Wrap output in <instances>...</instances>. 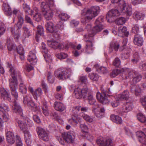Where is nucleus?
<instances>
[{"label": "nucleus", "mask_w": 146, "mask_h": 146, "mask_svg": "<svg viewBox=\"0 0 146 146\" xmlns=\"http://www.w3.org/2000/svg\"><path fill=\"white\" fill-rule=\"evenodd\" d=\"M7 66L9 68V72L12 77V78L9 80V86L11 90V93L15 98L17 99L18 97V93L17 91L18 84L16 78V77L17 76V73L14 67L11 64L8 63Z\"/></svg>", "instance_id": "1"}, {"label": "nucleus", "mask_w": 146, "mask_h": 146, "mask_svg": "<svg viewBox=\"0 0 146 146\" xmlns=\"http://www.w3.org/2000/svg\"><path fill=\"white\" fill-rule=\"evenodd\" d=\"M111 1L117 6V8L120 11L124 12L128 11L129 15L132 14L131 8L126 5L123 0H111Z\"/></svg>", "instance_id": "2"}, {"label": "nucleus", "mask_w": 146, "mask_h": 146, "mask_svg": "<svg viewBox=\"0 0 146 146\" xmlns=\"http://www.w3.org/2000/svg\"><path fill=\"white\" fill-rule=\"evenodd\" d=\"M90 91L86 86L83 88L78 87L75 88L74 92L75 97L78 99H80L82 98H85L86 96L89 95Z\"/></svg>", "instance_id": "3"}, {"label": "nucleus", "mask_w": 146, "mask_h": 146, "mask_svg": "<svg viewBox=\"0 0 146 146\" xmlns=\"http://www.w3.org/2000/svg\"><path fill=\"white\" fill-rule=\"evenodd\" d=\"M9 109L5 105L0 106V129L3 127L4 122H6L9 119L8 112Z\"/></svg>", "instance_id": "4"}, {"label": "nucleus", "mask_w": 146, "mask_h": 146, "mask_svg": "<svg viewBox=\"0 0 146 146\" xmlns=\"http://www.w3.org/2000/svg\"><path fill=\"white\" fill-rule=\"evenodd\" d=\"M128 13V11L124 12L123 11L121 12L119 10L118 8L117 9H112L108 12L106 16V18L108 22H111L114 21L115 19L119 16L120 15L125 13L127 14L129 16L131 15H129V14Z\"/></svg>", "instance_id": "5"}, {"label": "nucleus", "mask_w": 146, "mask_h": 146, "mask_svg": "<svg viewBox=\"0 0 146 146\" xmlns=\"http://www.w3.org/2000/svg\"><path fill=\"white\" fill-rule=\"evenodd\" d=\"M73 74L72 70L70 68H67L65 71L63 70L59 74H57L56 72H55V76L60 80H64L69 78Z\"/></svg>", "instance_id": "6"}, {"label": "nucleus", "mask_w": 146, "mask_h": 146, "mask_svg": "<svg viewBox=\"0 0 146 146\" xmlns=\"http://www.w3.org/2000/svg\"><path fill=\"white\" fill-rule=\"evenodd\" d=\"M99 10L100 8L98 6L94 7L87 10L86 13L83 14V15H85V17L88 19H91L97 15Z\"/></svg>", "instance_id": "7"}, {"label": "nucleus", "mask_w": 146, "mask_h": 146, "mask_svg": "<svg viewBox=\"0 0 146 146\" xmlns=\"http://www.w3.org/2000/svg\"><path fill=\"white\" fill-rule=\"evenodd\" d=\"M64 26V23L61 21L59 22L57 24V28L54 26L53 23L51 22H48L46 25L47 30L51 33L57 31L58 28L63 29Z\"/></svg>", "instance_id": "8"}, {"label": "nucleus", "mask_w": 146, "mask_h": 146, "mask_svg": "<svg viewBox=\"0 0 146 146\" xmlns=\"http://www.w3.org/2000/svg\"><path fill=\"white\" fill-rule=\"evenodd\" d=\"M104 29V26L101 24L96 25L92 30L89 31L88 37L89 38L93 37L97 33L101 31Z\"/></svg>", "instance_id": "9"}, {"label": "nucleus", "mask_w": 146, "mask_h": 146, "mask_svg": "<svg viewBox=\"0 0 146 146\" xmlns=\"http://www.w3.org/2000/svg\"><path fill=\"white\" fill-rule=\"evenodd\" d=\"M97 143L98 146H113L112 140L110 139H106L100 138L98 139Z\"/></svg>", "instance_id": "10"}, {"label": "nucleus", "mask_w": 146, "mask_h": 146, "mask_svg": "<svg viewBox=\"0 0 146 146\" xmlns=\"http://www.w3.org/2000/svg\"><path fill=\"white\" fill-rule=\"evenodd\" d=\"M97 98L99 102L103 104L108 105L110 102L108 100L104 93H101L98 92L96 95Z\"/></svg>", "instance_id": "11"}, {"label": "nucleus", "mask_w": 146, "mask_h": 146, "mask_svg": "<svg viewBox=\"0 0 146 146\" xmlns=\"http://www.w3.org/2000/svg\"><path fill=\"white\" fill-rule=\"evenodd\" d=\"M28 60L31 64L35 65L36 64L37 59L35 55V50H33L30 52L28 55Z\"/></svg>", "instance_id": "12"}, {"label": "nucleus", "mask_w": 146, "mask_h": 146, "mask_svg": "<svg viewBox=\"0 0 146 146\" xmlns=\"http://www.w3.org/2000/svg\"><path fill=\"white\" fill-rule=\"evenodd\" d=\"M37 132L40 137L44 141H48V137L47 133L44 129L41 127H38Z\"/></svg>", "instance_id": "13"}, {"label": "nucleus", "mask_w": 146, "mask_h": 146, "mask_svg": "<svg viewBox=\"0 0 146 146\" xmlns=\"http://www.w3.org/2000/svg\"><path fill=\"white\" fill-rule=\"evenodd\" d=\"M129 32L125 27L121 26L118 28V36L121 37L124 36H127L129 35Z\"/></svg>", "instance_id": "14"}, {"label": "nucleus", "mask_w": 146, "mask_h": 146, "mask_svg": "<svg viewBox=\"0 0 146 146\" xmlns=\"http://www.w3.org/2000/svg\"><path fill=\"white\" fill-rule=\"evenodd\" d=\"M24 102L25 103H27L28 106L31 108L32 110L35 111L37 108V106L35 104L31 101V99L29 97L28 98L27 97H26L24 98Z\"/></svg>", "instance_id": "15"}, {"label": "nucleus", "mask_w": 146, "mask_h": 146, "mask_svg": "<svg viewBox=\"0 0 146 146\" xmlns=\"http://www.w3.org/2000/svg\"><path fill=\"white\" fill-rule=\"evenodd\" d=\"M136 135L140 143L143 144L146 143V136L144 133L139 131L136 132Z\"/></svg>", "instance_id": "16"}, {"label": "nucleus", "mask_w": 146, "mask_h": 146, "mask_svg": "<svg viewBox=\"0 0 146 146\" xmlns=\"http://www.w3.org/2000/svg\"><path fill=\"white\" fill-rule=\"evenodd\" d=\"M133 107V104L131 102H127L121 109L123 113H127L131 110Z\"/></svg>", "instance_id": "17"}, {"label": "nucleus", "mask_w": 146, "mask_h": 146, "mask_svg": "<svg viewBox=\"0 0 146 146\" xmlns=\"http://www.w3.org/2000/svg\"><path fill=\"white\" fill-rule=\"evenodd\" d=\"M93 109L94 112L97 117L99 118L102 117V113L105 111L104 108L100 109L99 107L96 108L93 107Z\"/></svg>", "instance_id": "18"}, {"label": "nucleus", "mask_w": 146, "mask_h": 146, "mask_svg": "<svg viewBox=\"0 0 146 146\" xmlns=\"http://www.w3.org/2000/svg\"><path fill=\"white\" fill-rule=\"evenodd\" d=\"M134 43L135 44L139 46L142 45L143 40L141 35L137 34L135 36L134 38Z\"/></svg>", "instance_id": "19"}, {"label": "nucleus", "mask_w": 146, "mask_h": 146, "mask_svg": "<svg viewBox=\"0 0 146 146\" xmlns=\"http://www.w3.org/2000/svg\"><path fill=\"white\" fill-rule=\"evenodd\" d=\"M43 15L45 19L47 20H51L53 17V13L52 11L50 9L47 11H43Z\"/></svg>", "instance_id": "20"}, {"label": "nucleus", "mask_w": 146, "mask_h": 146, "mask_svg": "<svg viewBox=\"0 0 146 146\" xmlns=\"http://www.w3.org/2000/svg\"><path fill=\"white\" fill-rule=\"evenodd\" d=\"M25 142L28 145H30L31 143V137L29 131H25L24 133Z\"/></svg>", "instance_id": "21"}, {"label": "nucleus", "mask_w": 146, "mask_h": 146, "mask_svg": "<svg viewBox=\"0 0 146 146\" xmlns=\"http://www.w3.org/2000/svg\"><path fill=\"white\" fill-rule=\"evenodd\" d=\"M54 107L56 110L60 111H63L65 109L63 104L60 102H55L54 104Z\"/></svg>", "instance_id": "22"}, {"label": "nucleus", "mask_w": 146, "mask_h": 146, "mask_svg": "<svg viewBox=\"0 0 146 146\" xmlns=\"http://www.w3.org/2000/svg\"><path fill=\"white\" fill-rule=\"evenodd\" d=\"M110 118L113 122L117 124H121L122 123L121 118L118 115H112L110 116Z\"/></svg>", "instance_id": "23"}, {"label": "nucleus", "mask_w": 146, "mask_h": 146, "mask_svg": "<svg viewBox=\"0 0 146 146\" xmlns=\"http://www.w3.org/2000/svg\"><path fill=\"white\" fill-rule=\"evenodd\" d=\"M3 6L5 14L7 16L11 15L12 14V11L9 5L6 3H4Z\"/></svg>", "instance_id": "24"}, {"label": "nucleus", "mask_w": 146, "mask_h": 146, "mask_svg": "<svg viewBox=\"0 0 146 146\" xmlns=\"http://www.w3.org/2000/svg\"><path fill=\"white\" fill-rule=\"evenodd\" d=\"M42 48L43 50V52L46 54L45 55H44V57L46 61H49L51 60V58L50 57V55L48 56V55L47 54L48 52V50L45 46V44L43 42L42 43Z\"/></svg>", "instance_id": "25"}, {"label": "nucleus", "mask_w": 146, "mask_h": 146, "mask_svg": "<svg viewBox=\"0 0 146 146\" xmlns=\"http://www.w3.org/2000/svg\"><path fill=\"white\" fill-rule=\"evenodd\" d=\"M47 42L49 46L54 49L61 48L60 44L55 41L48 40Z\"/></svg>", "instance_id": "26"}, {"label": "nucleus", "mask_w": 146, "mask_h": 146, "mask_svg": "<svg viewBox=\"0 0 146 146\" xmlns=\"http://www.w3.org/2000/svg\"><path fill=\"white\" fill-rule=\"evenodd\" d=\"M11 30L15 39L16 40H18L20 35L21 31H20L19 30H17L15 31L14 27H11Z\"/></svg>", "instance_id": "27"}, {"label": "nucleus", "mask_w": 146, "mask_h": 146, "mask_svg": "<svg viewBox=\"0 0 146 146\" xmlns=\"http://www.w3.org/2000/svg\"><path fill=\"white\" fill-rule=\"evenodd\" d=\"M42 92L40 88H38L33 92V96L34 98L37 100L38 97H40L42 94Z\"/></svg>", "instance_id": "28"}, {"label": "nucleus", "mask_w": 146, "mask_h": 146, "mask_svg": "<svg viewBox=\"0 0 146 146\" xmlns=\"http://www.w3.org/2000/svg\"><path fill=\"white\" fill-rule=\"evenodd\" d=\"M7 46L9 50L14 51L16 48L15 45L11 40H8L7 41Z\"/></svg>", "instance_id": "29"}, {"label": "nucleus", "mask_w": 146, "mask_h": 146, "mask_svg": "<svg viewBox=\"0 0 146 146\" xmlns=\"http://www.w3.org/2000/svg\"><path fill=\"white\" fill-rule=\"evenodd\" d=\"M24 33L23 34L21 37L23 40H24L26 38L28 37L31 35V33L28 29L26 27L23 28Z\"/></svg>", "instance_id": "30"}, {"label": "nucleus", "mask_w": 146, "mask_h": 146, "mask_svg": "<svg viewBox=\"0 0 146 146\" xmlns=\"http://www.w3.org/2000/svg\"><path fill=\"white\" fill-rule=\"evenodd\" d=\"M18 125L21 129L23 131V132L25 131H28L27 130V126L25 123L19 120L18 121Z\"/></svg>", "instance_id": "31"}, {"label": "nucleus", "mask_w": 146, "mask_h": 146, "mask_svg": "<svg viewBox=\"0 0 146 146\" xmlns=\"http://www.w3.org/2000/svg\"><path fill=\"white\" fill-rule=\"evenodd\" d=\"M89 77L93 82H97L98 81L99 78L97 74L93 73L89 74Z\"/></svg>", "instance_id": "32"}, {"label": "nucleus", "mask_w": 146, "mask_h": 146, "mask_svg": "<svg viewBox=\"0 0 146 146\" xmlns=\"http://www.w3.org/2000/svg\"><path fill=\"white\" fill-rule=\"evenodd\" d=\"M93 51L92 45V42L89 40L87 41V44L86 47V52L90 54Z\"/></svg>", "instance_id": "33"}, {"label": "nucleus", "mask_w": 146, "mask_h": 146, "mask_svg": "<svg viewBox=\"0 0 146 146\" xmlns=\"http://www.w3.org/2000/svg\"><path fill=\"white\" fill-rule=\"evenodd\" d=\"M81 116L87 122L92 123L95 121L94 118L93 117H90L88 115L84 113Z\"/></svg>", "instance_id": "34"}, {"label": "nucleus", "mask_w": 146, "mask_h": 146, "mask_svg": "<svg viewBox=\"0 0 146 146\" xmlns=\"http://www.w3.org/2000/svg\"><path fill=\"white\" fill-rule=\"evenodd\" d=\"M13 110L14 112L21 114L22 110L20 107L17 104H15L13 107Z\"/></svg>", "instance_id": "35"}, {"label": "nucleus", "mask_w": 146, "mask_h": 146, "mask_svg": "<svg viewBox=\"0 0 146 146\" xmlns=\"http://www.w3.org/2000/svg\"><path fill=\"white\" fill-rule=\"evenodd\" d=\"M95 67L99 72H102L103 74L106 73L108 72L106 68L105 67L99 66L98 64L96 65Z\"/></svg>", "instance_id": "36"}, {"label": "nucleus", "mask_w": 146, "mask_h": 146, "mask_svg": "<svg viewBox=\"0 0 146 146\" xmlns=\"http://www.w3.org/2000/svg\"><path fill=\"white\" fill-rule=\"evenodd\" d=\"M120 99L127 100L129 98V93L127 90L124 91L120 95Z\"/></svg>", "instance_id": "37"}, {"label": "nucleus", "mask_w": 146, "mask_h": 146, "mask_svg": "<svg viewBox=\"0 0 146 146\" xmlns=\"http://www.w3.org/2000/svg\"><path fill=\"white\" fill-rule=\"evenodd\" d=\"M1 93L2 97L4 99H7L9 97V94L3 88L1 89Z\"/></svg>", "instance_id": "38"}, {"label": "nucleus", "mask_w": 146, "mask_h": 146, "mask_svg": "<svg viewBox=\"0 0 146 146\" xmlns=\"http://www.w3.org/2000/svg\"><path fill=\"white\" fill-rule=\"evenodd\" d=\"M41 9L42 12L43 11H47L48 10H50V7L48 3L45 2H43L42 3L41 5Z\"/></svg>", "instance_id": "39"}, {"label": "nucleus", "mask_w": 146, "mask_h": 146, "mask_svg": "<svg viewBox=\"0 0 146 146\" xmlns=\"http://www.w3.org/2000/svg\"><path fill=\"white\" fill-rule=\"evenodd\" d=\"M60 20L62 21H65L69 18V16L65 13H62L59 15Z\"/></svg>", "instance_id": "40"}, {"label": "nucleus", "mask_w": 146, "mask_h": 146, "mask_svg": "<svg viewBox=\"0 0 146 146\" xmlns=\"http://www.w3.org/2000/svg\"><path fill=\"white\" fill-rule=\"evenodd\" d=\"M22 15V14H21L18 17V21L17 24V25L19 29L21 27L23 23V19Z\"/></svg>", "instance_id": "41"}, {"label": "nucleus", "mask_w": 146, "mask_h": 146, "mask_svg": "<svg viewBox=\"0 0 146 146\" xmlns=\"http://www.w3.org/2000/svg\"><path fill=\"white\" fill-rule=\"evenodd\" d=\"M137 117L138 120L141 122H146V118L143 114L139 113L137 115Z\"/></svg>", "instance_id": "42"}, {"label": "nucleus", "mask_w": 146, "mask_h": 146, "mask_svg": "<svg viewBox=\"0 0 146 146\" xmlns=\"http://www.w3.org/2000/svg\"><path fill=\"white\" fill-rule=\"evenodd\" d=\"M78 81L80 82V85L83 84H85L87 82V79L85 76H81L80 77Z\"/></svg>", "instance_id": "43"}, {"label": "nucleus", "mask_w": 146, "mask_h": 146, "mask_svg": "<svg viewBox=\"0 0 146 146\" xmlns=\"http://www.w3.org/2000/svg\"><path fill=\"white\" fill-rule=\"evenodd\" d=\"M126 21V19L124 18L120 17L117 20L116 23L118 25H122L125 23Z\"/></svg>", "instance_id": "44"}, {"label": "nucleus", "mask_w": 146, "mask_h": 146, "mask_svg": "<svg viewBox=\"0 0 146 146\" xmlns=\"http://www.w3.org/2000/svg\"><path fill=\"white\" fill-rule=\"evenodd\" d=\"M64 138L67 142L68 143L72 142L74 141L73 138L70 134H66Z\"/></svg>", "instance_id": "45"}, {"label": "nucleus", "mask_w": 146, "mask_h": 146, "mask_svg": "<svg viewBox=\"0 0 146 146\" xmlns=\"http://www.w3.org/2000/svg\"><path fill=\"white\" fill-rule=\"evenodd\" d=\"M135 15L136 19L138 20H142L144 19L145 17L144 14L138 12Z\"/></svg>", "instance_id": "46"}, {"label": "nucleus", "mask_w": 146, "mask_h": 146, "mask_svg": "<svg viewBox=\"0 0 146 146\" xmlns=\"http://www.w3.org/2000/svg\"><path fill=\"white\" fill-rule=\"evenodd\" d=\"M36 12L37 13L34 16L33 19L36 21H39L42 19V16L39 12L37 11Z\"/></svg>", "instance_id": "47"}, {"label": "nucleus", "mask_w": 146, "mask_h": 146, "mask_svg": "<svg viewBox=\"0 0 146 146\" xmlns=\"http://www.w3.org/2000/svg\"><path fill=\"white\" fill-rule=\"evenodd\" d=\"M56 57L57 58L60 59H64L68 57V55L66 54L63 53H60L56 54Z\"/></svg>", "instance_id": "48"}, {"label": "nucleus", "mask_w": 146, "mask_h": 146, "mask_svg": "<svg viewBox=\"0 0 146 146\" xmlns=\"http://www.w3.org/2000/svg\"><path fill=\"white\" fill-rule=\"evenodd\" d=\"M88 100L89 104L91 105H93L95 102V100L91 95H90L88 96Z\"/></svg>", "instance_id": "49"}, {"label": "nucleus", "mask_w": 146, "mask_h": 146, "mask_svg": "<svg viewBox=\"0 0 146 146\" xmlns=\"http://www.w3.org/2000/svg\"><path fill=\"white\" fill-rule=\"evenodd\" d=\"M121 64V61L119 59L117 58H115L113 62V64L116 67H118Z\"/></svg>", "instance_id": "50"}, {"label": "nucleus", "mask_w": 146, "mask_h": 146, "mask_svg": "<svg viewBox=\"0 0 146 146\" xmlns=\"http://www.w3.org/2000/svg\"><path fill=\"white\" fill-rule=\"evenodd\" d=\"M47 79L48 81L51 83H53L54 80V78L52 76V74L49 72L47 75Z\"/></svg>", "instance_id": "51"}, {"label": "nucleus", "mask_w": 146, "mask_h": 146, "mask_svg": "<svg viewBox=\"0 0 146 146\" xmlns=\"http://www.w3.org/2000/svg\"><path fill=\"white\" fill-rule=\"evenodd\" d=\"M75 110L76 111H79L81 110L83 112H86L88 111V108L86 107H83L81 106H77L75 108Z\"/></svg>", "instance_id": "52"}, {"label": "nucleus", "mask_w": 146, "mask_h": 146, "mask_svg": "<svg viewBox=\"0 0 146 146\" xmlns=\"http://www.w3.org/2000/svg\"><path fill=\"white\" fill-rule=\"evenodd\" d=\"M17 52L19 54H24V48L21 45H19L17 47Z\"/></svg>", "instance_id": "53"}, {"label": "nucleus", "mask_w": 146, "mask_h": 146, "mask_svg": "<svg viewBox=\"0 0 146 146\" xmlns=\"http://www.w3.org/2000/svg\"><path fill=\"white\" fill-rule=\"evenodd\" d=\"M80 127L82 131L84 132L87 133L88 131V126L84 124H82L80 125Z\"/></svg>", "instance_id": "54"}, {"label": "nucleus", "mask_w": 146, "mask_h": 146, "mask_svg": "<svg viewBox=\"0 0 146 146\" xmlns=\"http://www.w3.org/2000/svg\"><path fill=\"white\" fill-rule=\"evenodd\" d=\"M120 72L118 70H114L112 72L110 75L113 78L115 77L118 75Z\"/></svg>", "instance_id": "55"}, {"label": "nucleus", "mask_w": 146, "mask_h": 146, "mask_svg": "<svg viewBox=\"0 0 146 146\" xmlns=\"http://www.w3.org/2000/svg\"><path fill=\"white\" fill-rule=\"evenodd\" d=\"M38 33L40 35H43V27L40 25L38 26L37 28Z\"/></svg>", "instance_id": "56"}, {"label": "nucleus", "mask_w": 146, "mask_h": 146, "mask_svg": "<svg viewBox=\"0 0 146 146\" xmlns=\"http://www.w3.org/2000/svg\"><path fill=\"white\" fill-rule=\"evenodd\" d=\"M16 138L17 146H23V144L20 137L17 136Z\"/></svg>", "instance_id": "57"}, {"label": "nucleus", "mask_w": 146, "mask_h": 146, "mask_svg": "<svg viewBox=\"0 0 146 146\" xmlns=\"http://www.w3.org/2000/svg\"><path fill=\"white\" fill-rule=\"evenodd\" d=\"M73 117L75 121H76V124H77L78 123L80 122H81L82 119L79 117V115H74L73 116Z\"/></svg>", "instance_id": "58"}, {"label": "nucleus", "mask_w": 146, "mask_h": 146, "mask_svg": "<svg viewBox=\"0 0 146 146\" xmlns=\"http://www.w3.org/2000/svg\"><path fill=\"white\" fill-rule=\"evenodd\" d=\"M111 106L113 108L117 107L119 105V102L118 100H116L111 103Z\"/></svg>", "instance_id": "59"}, {"label": "nucleus", "mask_w": 146, "mask_h": 146, "mask_svg": "<svg viewBox=\"0 0 146 146\" xmlns=\"http://www.w3.org/2000/svg\"><path fill=\"white\" fill-rule=\"evenodd\" d=\"M6 136L7 137V139L9 140V137H14V135L12 132L9 131L6 133Z\"/></svg>", "instance_id": "60"}, {"label": "nucleus", "mask_w": 146, "mask_h": 146, "mask_svg": "<svg viewBox=\"0 0 146 146\" xmlns=\"http://www.w3.org/2000/svg\"><path fill=\"white\" fill-rule=\"evenodd\" d=\"M23 7L26 11H27L29 13H31V14H33V11L32 10L30 9V7L29 5L27 4H25L23 5Z\"/></svg>", "instance_id": "61"}, {"label": "nucleus", "mask_w": 146, "mask_h": 146, "mask_svg": "<svg viewBox=\"0 0 146 146\" xmlns=\"http://www.w3.org/2000/svg\"><path fill=\"white\" fill-rule=\"evenodd\" d=\"M140 101L142 106L146 109V97L141 98Z\"/></svg>", "instance_id": "62"}, {"label": "nucleus", "mask_w": 146, "mask_h": 146, "mask_svg": "<svg viewBox=\"0 0 146 146\" xmlns=\"http://www.w3.org/2000/svg\"><path fill=\"white\" fill-rule=\"evenodd\" d=\"M23 84H20V91L23 94H25L27 92L26 88L25 87L23 88Z\"/></svg>", "instance_id": "63"}, {"label": "nucleus", "mask_w": 146, "mask_h": 146, "mask_svg": "<svg viewBox=\"0 0 146 146\" xmlns=\"http://www.w3.org/2000/svg\"><path fill=\"white\" fill-rule=\"evenodd\" d=\"M34 120L37 123H40L41 122L40 118L36 115H35L33 116Z\"/></svg>", "instance_id": "64"}]
</instances>
